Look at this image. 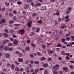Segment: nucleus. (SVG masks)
Returning <instances> with one entry per match:
<instances>
[{"label": "nucleus", "instance_id": "13", "mask_svg": "<svg viewBox=\"0 0 74 74\" xmlns=\"http://www.w3.org/2000/svg\"><path fill=\"white\" fill-rule=\"evenodd\" d=\"M15 70L16 71H18V72L20 71V69H19V67H16Z\"/></svg>", "mask_w": 74, "mask_h": 74}, {"label": "nucleus", "instance_id": "10", "mask_svg": "<svg viewBox=\"0 0 74 74\" xmlns=\"http://www.w3.org/2000/svg\"><path fill=\"white\" fill-rule=\"evenodd\" d=\"M25 49L27 51H29L30 50V47H27L25 48Z\"/></svg>", "mask_w": 74, "mask_h": 74}, {"label": "nucleus", "instance_id": "46", "mask_svg": "<svg viewBox=\"0 0 74 74\" xmlns=\"http://www.w3.org/2000/svg\"><path fill=\"white\" fill-rule=\"evenodd\" d=\"M3 36V33H0V38L2 37Z\"/></svg>", "mask_w": 74, "mask_h": 74}, {"label": "nucleus", "instance_id": "7", "mask_svg": "<svg viewBox=\"0 0 74 74\" xmlns=\"http://www.w3.org/2000/svg\"><path fill=\"white\" fill-rule=\"evenodd\" d=\"M69 18V15H67L65 17V19L66 20L65 21V22H68V21H70V18Z\"/></svg>", "mask_w": 74, "mask_h": 74}, {"label": "nucleus", "instance_id": "63", "mask_svg": "<svg viewBox=\"0 0 74 74\" xmlns=\"http://www.w3.org/2000/svg\"><path fill=\"white\" fill-rule=\"evenodd\" d=\"M10 40L11 41H14V39L12 38H10Z\"/></svg>", "mask_w": 74, "mask_h": 74}, {"label": "nucleus", "instance_id": "50", "mask_svg": "<svg viewBox=\"0 0 74 74\" xmlns=\"http://www.w3.org/2000/svg\"><path fill=\"white\" fill-rule=\"evenodd\" d=\"M66 58L67 60H69L70 59V57L68 56H66Z\"/></svg>", "mask_w": 74, "mask_h": 74}, {"label": "nucleus", "instance_id": "22", "mask_svg": "<svg viewBox=\"0 0 74 74\" xmlns=\"http://www.w3.org/2000/svg\"><path fill=\"white\" fill-rule=\"evenodd\" d=\"M61 27L62 28H63V29H65V28H66V25L64 24H62Z\"/></svg>", "mask_w": 74, "mask_h": 74}, {"label": "nucleus", "instance_id": "23", "mask_svg": "<svg viewBox=\"0 0 74 74\" xmlns=\"http://www.w3.org/2000/svg\"><path fill=\"white\" fill-rule=\"evenodd\" d=\"M18 56H19V57H22L23 56V54L21 53H19L18 54Z\"/></svg>", "mask_w": 74, "mask_h": 74}, {"label": "nucleus", "instance_id": "5", "mask_svg": "<svg viewBox=\"0 0 74 74\" xmlns=\"http://www.w3.org/2000/svg\"><path fill=\"white\" fill-rule=\"evenodd\" d=\"M19 33L20 34L22 35L23 34H24V33H25V30H20L19 31Z\"/></svg>", "mask_w": 74, "mask_h": 74}, {"label": "nucleus", "instance_id": "31", "mask_svg": "<svg viewBox=\"0 0 74 74\" xmlns=\"http://www.w3.org/2000/svg\"><path fill=\"white\" fill-rule=\"evenodd\" d=\"M13 45V43H10L8 44V46H12Z\"/></svg>", "mask_w": 74, "mask_h": 74}, {"label": "nucleus", "instance_id": "32", "mask_svg": "<svg viewBox=\"0 0 74 74\" xmlns=\"http://www.w3.org/2000/svg\"><path fill=\"white\" fill-rule=\"evenodd\" d=\"M19 53H20V52L18 51H17L15 52V53L16 55L19 54Z\"/></svg>", "mask_w": 74, "mask_h": 74}, {"label": "nucleus", "instance_id": "40", "mask_svg": "<svg viewBox=\"0 0 74 74\" xmlns=\"http://www.w3.org/2000/svg\"><path fill=\"white\" fill-rule=\"evenodd\" d=\"M37 22L38 23H42V21L41 20H40V21H37Z\"/></svg>", "mask_w": 74, "mask_h": 74}, {"label": "nucleus", "instance_id": "35", "mask_svg": "<svg viewBox=\"0 0 74 74\" xmlns=\"http://www.w3.org/2000/svg\"><path fill=\"white\" fill-rule=\"evenodd\" d=\"M69 67L70 69H74V66H73V65H69Z\"/></svg>", "mask_w": 74, "mask_h": 74}, {"label": "nucleus", "instance_id": "48", "mask_svg": "<svg viewBox=\"0 0 74 74\" xmlns=\"http://www.w3.org/2000/svg\"><path fill=\"white\" fill-rule=\"evenodd\" d=\"M17 3L18 4L20 5V4H22V2L20 1H18V2Z\"/></svg>", "mask_w": 74, "mask_h": 74}, {"label": "nucleus", "instance_id": "15", "mask_svg": "<svg viewBox=\"0 0 74 74\" xmlns=\"http://www.w3.org/2000/svg\"><path fill=\"white\" fill-rule=\"evenodd\" d=\"M41 8L42 10H47V8L44 6H42Z\"/></svg>", "mask_w": 74, "mask_h": 74}, {"label": "nucleus", "instance_id": "27", "mask_svg": "<svg viewBox=\"0 0 74 74\" xmlns=\"http://www.w3.org/2000/svg\"><path fill=\"white\" fill-rule=\"evenodd\" d=\"M40 60H41V61H42L43 60H46V58H45L44 57H42V58L40 59Z\"/></svg>", "mask_w": 74, "mask_h": 74}, {"label": "nucleus", "instance_id": "11", "mask_svg": "<svg viewBox=\"0 0 74 74\" xmlns=\"http://www.w3.org/2000/svg\"><path fill=\"white\" fill-rule=\"evenodd\" d=\"M5 5L7 7H8L10 5V2H5Z\"/></svg>", "mask_w": 74, "mask_h": 74}, {"label": "nucleus", "instance_id": "62", "mask_svg": "<svg viewBox=\"0 0 74 74\" xmlns=\"http://www.w3.org/2000/svg\"><path fill=\"white\" fill-rule=\"evenodd\" d=\"M56 51H57L58 52H59V48H57L56 49Z\"/></svg>", "mask_w": 74, "mask_h": 74}, {"label": "nucleus", "instance_id": "55", "mask_svg": "<svg viewBox=\"0 0 74 74\" xmlns=\"http://www.w3.org/2000/svg\"><path fill=\"white\" fill-rule=\"evenodd\" d=\"M13 12L14 14H16L17 13V12H16L15 10H14Z\"/></svg>", "mask_w": 74, "mask_h": 74}, {"label": "nucleus", "instance_id": "1", "mask_svg": "<svg viewBox=\"0 0 74 74\" xmlns=\"http://www.w3.org/2000/svg\"><path fill=\"white\" fill-rule=\"evenodd\" d=\"M72 8H71V7H69L67 9V11H66V13L67 14H69V13H70V12L71 11Z\"/></svg>", "mask_w": 74, "mask_h": 74}, {"label": "nucleus", "instance_id": "64", "mask_svg": "<svg viewBox=\"0 0 74 74\" xmlns=\"http://www.w3.org/2000/svg\"><path fill=\"white\" fill-rule=\"evenodd\" d=\"M34 33L33 32H32L31 33L30 35H31V36H33V35H34Z\"/></svg>", "mask_w": 74, "mask_h": 74}, {"label": "nucleus", "instance_id": "51", "mask_svg": "<svg viewBox=\"0 0 74 74\" xmlns=\"http://www.w3.org/2000/svg\"><path fill=\"white\" fill-rule=\"evenodd\" d=\"M31 45H32L33 47H34V48L36 47V45H35V44H33V43H32Z\"/></svg>", "mask_w": 74, "mask_h": 74}, {"label": "nucleus", "instance_id": "12", "mask_svg": "<svg viewBox=\"0 0 74 74\" xmlns=\"http://www.w3.org/2000/svg\"><path fill=\"white\" fill-rule=\"evenodd\" d=\"M3 35L5 37H8V34L5 33H4Z\"/></svg>", "mask_w": 74, "mask_h": 74}, {"label": "nucleus", "instance_id": "29", "mask_svg": "<svg viewBox=\"0 0 74 74\" xmlns=\"http://www.w3.org/2000/svg\"><path fill=\"white\" fill-rule=\"evenodd\" d=\"M15 26H20L21 25L20 24H15L14 25Z\"/></svg>", "mask_w": 74, "mask_h": 74}, {"label": "nucleus", "instance_id": "38", "mask_svg": "<svg viewBox=\"0 0 74 74\" xmlns=\"http://www.w3.org/2000/svg\"><path fill=\"white\" fill-rule=\"evenodd\" d=\"M57 46L58 47H62V45L61 44H58L57 45Z\"/></svg>", "mask_w": 74, "mask_h": 74}, {"label": "nucleus", "instance_id": "61", "mask_svg": "<svg viewBox=\"0 0 74 74\" xmlns=\"http://www.w3.org/2000/svg\"><path fill=\"white\" fill-rule=\"evenodd\" d=\"M28 26L29 27H31L32 26V25H30V24H28Z\"/></svg>", "mask_w": 74, "mask_h": 74}, {"label": "nucleus", "instance_id": "41", "mask_svg": "<svg viewBox=\"0 0 74 74\" xmlns=\"http://www.w3.org/2000/svg\"><path fill=\"white\" fill-rule=\"evenodd\" d=\"M47 60L49 61H51L52 60V59L51 58H48Z\"/></svg>", "mask_w": 74, "mask_h": 74}, {"label": "nucleus", "instance_id": "42", "mask_svg": "<svg viewBox=\"0 0 74 74\" xmlns=\"http://www.w3.org/2000/svg\"><path fill=\"white\" fill-rule=\"evenodd\" d=\"M34 63L35 64H39L40 63V62L39 61H36L34 62Z\"/></svg>", "mask_w": 74, "mask_h": 74}, {"label": "nucleus", "instance_id": "43", "mask_svg": "<svg viewBox=\"0 0 74 74\" xmlns=\"http://www.w3.org/2000/svg\"><path fill=\"white\" fill-rule=\"evenodd\" d=\"M53 73L54 74H58V72L57 71H54Z\"/></svg>", "mask_w": 74, "mask_h": 74}, {"label": "nucleus", "instance_id": "33", "mask_svg": "<svg viewBox=\"0 0 74 74\" xmlns=\"http://www.w3.org/2000/svg\"><path fill=\"white\" fill-rule=\"evenodd\" d=\"M13 20L14 21H15L17 20L16 17L15 16H13Z\"/></svg>", "mask_w": 74, "mask_h": 74}, {"label": "nucleus", "instance_id": "37", "mask_svg": "<svg viewBox=\"0 0 74 74\" xmlns=\"http://www.w3.org/2000/svg\"><path fill=\"white\" fill-rule=\"evenodd\" d=\"M61 53L62 55H65V52H64V51H62Z\"/></svg>", "mask_w": 74, "mask_h": 74}, {"label": "nucleus", "instance_id": "9", "mask_svg": "<svg viewBox=\"0 0 74 74\" xmlns=\"http://www.w3.org/2000/svg\"><path fill=\"white\" fill-rule=\"evenodd\" d=\"M1 22L2 23H5V19L4 18H2L1 20Z\"/></svg>", "mask_w": 74, "mask_h": 74}, {"label": "nucleus", "instance_id": "26", "mask_svg": "<svg viewBox=\"0 0 74 74\" xmlns=\"http://www.w3.org/2000/svg\"><path fill=\"white\" fill-rule=\"evenodd\" d=\"M4 31L5 32V33H9V31H8V30L7 29H5Z\"/></svg>", "mask_w": 74, "mask_h": 74}, {"label": "nucleus", "instance_id": "4", "mask_svg": "<svg viewBox=\"0 0 74 74\" xmlns=\"http://www.w3.org/2000/svg\"><path fill=\"white\" fill-rule=\"evenodd\" d=\"M29 8V4H26L24 5V8L25 10H27Z\"/></svg>", "mask_w": 74, "mask_h": 74}, {"label": "nucleus", "instance_id": "52", "mask_svg": "<svg viewBox=\"0 0 74 74\" xmlns=\"http://www.w3.org/2000/svg\"><path fill=\"white\" fill-rule=\"evenodd\" d=\"M15 63L17 65H19V62H17V61L15 62Z\"/></svg>", "mask_w": 74, "mask_h": 74}, {"label": "nucleus", "instance_id": "59", "mask_svg": "<svg viewBox=\"0 0 74 74\" xmlns=\"http://www.w3.org/2000/svg\"><path fill=\"white\" fill-rule=\"evenodd\" d=\"M12 49H13V48L11 47L9 49L8 51H12Z\"/></svg>", "mask_w": 74, "mask_h": 74}, {"label": "nucleus", "instance_id": "19", "mask_svg": "<svg viewBox=\"0 0 74 74\" xmlns=\"http://www.w3.org/2000/svg\"><path fill=\"white\" fill-rule=\"evenodd\" d=\"M43 67H48V64L47 63L44 64L43 65Z\"/></svg>", "mask_w": 74, "mask_h": 74}, {"label": "nucleus", "instance_id": "60", "mask_svg": "<svg viewBox=\"0 0 74 74\" xmlns=\"http://www.w3.org/2000/svg\"><path fill=\"white\" fill-rule=\"evenodd\" d=\"M33 1V0H28V3H30Z\"/></svg>", "mask_w": 74, "mask_h": 74}, {"label": "nucleus", "instance_id": "56", "mask_svg": "<svg viewBox=\"0 0 74 74\" xmlns=\"http://www.w3.org/2000/svg\"><path fill=\"white\" fill-rule=\"evenodd\" d=\"M55 38L56 40H58L59 39V37H58V36H56L55 37Z\"/></svg>", "mask_w": 74, "mask_h": 74}, {"label": "nucleus", "instance_id": "28", "mask_svg": "<svg viewBox=\"0 0 74 74\" xmlns=\"http://www.w3.org/2000/svg\"><path fill=\"white\" fill-rule=\"evenodd\" d=\"M54 69L55 70H58L59 69V68L58 67H56V66L54 67Z\"/></svg>", "mask_w": 74, "mask_h": 74}, {"label": "nucleus", "instance_id": "58", "mask_svg": "<svg viewBox=\"0 0 74 74\" xmlns=\"http://www.w3.org/2000/svg\"><path fill=\"white\" fill-rule=\"evenodd\" d=\"M9 23H14V21H9Z\"/></svg>", "mask_w": 74, "mask_h": 74}, {"label": "nucleus", "instance_id": "21", "mask_svg": "<svg viewBox=\"0 0 74 74\" xmlns=\"http://www.w3.org/2000/svg\"><path fill=\"white\" fill-rule=\"evenodd\" d=\"M10 33L12 34L13 33H14L15 32V31H14V29H10Z\"/></svg>", "mask_w": 74, "mask_h": 74}, {"label": "nucleus", "instance_id": "18", "mask_svg": "<svg viewBox=\"0 0 74 74\" xmlns=\"http://www.w3.org/2000/svg\"><path fill=\"white\" fill-rule=\"evenodd\" d=\"M53 52V51H51L49 50L48 51V52L49 54L50 55H51V54H52V53Z\"/></svg>", "mask_w": 74, "mask_h": 74}, {"label": "nucleus", "instance_id": "54", "mask_svg": "<svg viewBox=\"0 0 74 74\" xmlns=\"http://www.w3.org/2000/svg\"><path fill=\"white\" fill-rule=\"evenodd\" d=\"M69 36H70V34H66L65 35L66 37H69Z\"/></svg>", "mask_w": 74, "mask_h": 74}, {"label": "nucleus", "instance_id": "45", "mask_svg": "<svg viewBox=\"0 0 74 74\" xmlns=\"http://www.w3.org/2000/svg\"><path fill=\"white\" fill-rule=\"evenodd\" d=\"M70 37H68L66 38V41H69V40H70Z\"/></svg>", "mask_w": 74, "mask_h": 74}, {"label": "nucleus", "instance_id": "6", "mask_svg": "<svg viewBox=\"0 0 74 74\" xmlns=\"http://www.w3.org/2000/svg\"><path fill=\"white\" fill-rule=\"evenodd\" d=\"M18 61L20 63H22L23 62V59L22 58H19L18 59Z\"/></svg>", "mask_w": 74, "mask_h": 74}, {"label": "nucleus", "instance_id": "14", "mask_svg": "<svg viewBox=\"0 0 74 74\" xmlns=\"http://www.w3.org/2000/svg\"><path fill=\"white\" fill-rule=\"evenodd\" d=\"M32 15L33 17H36L37 16V14L34 13L32 14Z\"/></svg>", "mask_w": 74, "mask_h": 74}, {"label": "nucleus", "instance_id": "57", "mask_svg": "<svg viewBox=\"0 0 74 74\" xmlns=\"http://www.w3.org/2000/svg\"><path fill=\"white\" fill-rule=\"evenodd\" d=\"M56 14L57 16H59L60 14L59 12L58 11L57 12Z\"/></svg>", "mask_w": 74, "mask_h": 74}, {"label": "nucleus", "instance_id": "17", "mask_svg": "<svg viewBox=\"0 0 74 74\" xmlns=\"http://www.w3.org/2000/svg\"><path fill=\"white\" fill-rule=\"evenodd\" d=\"M15 65L12 64L11 65V68L12 69H15Z\"/></svg>", "mask_w": 74, "mask_h": 74}, {"label": "nucleus", "instance_id": "25", "mask_svg": "<svg viewBox=\"0 0 74 74\" xmlns=\"http://www.w3.org/2000/svg\"><path fill=\"white\" fill-rule=\"evenodd\" d=\"M29 60H26L25 62V64H28V63H29Z\"/></svg>", "mask_w": 74, "mask_h": 74}, {"label": "nucleus", "instance_id": "53", "mask_svg": "<svg viewBox=\"0 0 74 74\" xmlns=\"http://www.w3.org/2000/svg\"><path fill=\"white\" fill-rule=\"evenodd\" d=\"M23 70H24V69L23 68H21L20 69V71H23Z\"/></svg>", "mask_w": 74, "mask_h": 74}, {"label": "nucleus", "instance_id": "8", "mask_svg": "<svg viewBox=\"0 0 74 74\" xmlns=\"http://www.w3.org/2000/svg\"><path fill=\"white\" fill-rule=\"evenodd\" d=\"M58 31H56L55 32L53 33L52 34L54 36H56L58 35Z\"/></svg>", "mask_w": 74, "mask_h": 74}, {"label": "nucleus", "instance_id": "24", "mask_svg": "<svg viewBox=\"0 0 74 74\" xmlns=\"http://www.w3.org/2000/svg\"><path fill=\"white\" fill-rule=\"evenodd\" d=\"M9 15L10 17H12L13 16V14L12 13L10 12L9 14Z\"/></svg>", "mask_w": 74, "mask_h": 74}, {"label": "nucleus", "instance_id": "36", "mask_svg": "<svg viewBox=\"0 0 74 74\" xmlns=\"http://www.w3.org/2000/svg\"><path fill=\"white\" fill-rule=\"evenodd\" d=\"M4 47V45H1L0 46V49H2Z\"/></svg>", "mask_w": 74, "mask_h": 74}, {"label": "nucleus", "instance_id": "49", "mask_svg": "<svg viewBox=\"0 0 74 74\" xmlns=\"http://www.w3.org/2000/svg\"><path fill=\"white\" fill-rule=\"evenodd\" d=\"M52 44V42H50V43H48L47 44V46L48 47L49 46V45H51V44Z\"/></svg>", "mask_w": 74, "mask_h": 74}, {"label": "nucleus", "instance_id": "2", "mask_svg": "<svg viewBox=\"0 0 74 74\" xmlns=\"http://www.w3.org/2000/svg\"><path fill=\"white\" fill-rule=\"evenodd\" d=\"M63 70L65 72H67L69 71V68L67 67H64L63 68Z\"/></svg>", "mask_w": 74, "mask_h": 74}, {"label": "nucleus", "instance_id": "20", "mask_svg": "<svg viewBox=\"0 0 74 74\" xmlns=\"http://www.w3.org/2000/svg\"><path fill=\"white\" fill-rule=\"evenodd\" d=\"M4 49L5 51H7V50H8V49H9V47L6 46L5 47Z\"/></svg>", "mask_w": 74, "mask_h": 74}, {"label": "nucleus", "instance_id": "44", "mask_svg": "<svg viewBox=\"0 0 74 74\" xmlns=\"http://www.w3.org/2000/svg\"><path fill=\"white\" fill-rule=\"evenodd\" d=\"M42 46L43 49H45L46 47H45V45H42Z\"/></svg>", "mask_w": 74, "mask_h": 74}, {"label": "nucleus", "instance_id": "47", "mask_svg": "<svg viewBox=\"0 0 74 74\" xmlns=\"http://www.w3.org/2000/svg\"><path fill=\"white\" fill-rule=\"evenodd\" d=\"M37 53L39 56H41V55H42V54L39 52H38Z\"/></svg>", "mask_w": 74, "mask_h": 74}, {"label": "nucleus", "instance_id": "3", "mask_svg": "<svg viewBox=\"0 0 74 74\" xmlns=\"http://www.w3.org/2000/svg\"><path fill=\"white\" fill-rule=\"evenodd\" d=\"M13 43L14 45H17L18 43V41L16 39H15L13 41Z\"/></svg>", "mask_w": 74, "mask_h": 74}, {"label": "nucleus", "instance_id": "39", "mask_svg": "<svg viewBox=\"0 0 74 74\" xmlns=\"http://www.w3.org/2000/svg\"><path fill=\"white\" fill-rule=\"evenodd\" d=\"M48 71H47V70H45V72H44V74H48Z\"/></svg>", "mask_w": 74, "mask_h": 74}, {"label": "nucleus", "instance_id": "16", "mask_svg": "<svg viewBox=\"0 0 74 74\" xmlns=\"http://www.w3.org/2000/svg\"><path fill=\"white\" fill-rule=\"evenodd\" d=\"M10 55L8 53H7L5 54V57L7 58H10Z\"/></svg>", "mask_w": 74, "mask_h": 74}, {"label": "nucleus", "instance_id": "34", "mask_svg": "<svg viewBox=\"0 0 74 74\" xmlns=\"http://www.w3.org/2000/svg\"><path fill=\"white\" fill-rule=\"evenodd\" d=\"M5 42H7V43H9V42H10V40L7 39H5Z\"/></svg>", "mask_w": 74, "mask_h": 74}, {"label": "nucleus", "instance_id": "30", "mask_svg": "<svg viewBox=\"0 0 74 74\" xmlns=\"http://www.w3.org/2000/svg\"><path fill=\"white\" fill-rule=\"evenodd\" d=\"M40 28H38L37 29H36V32H37V33H38L39 32H40Z\"/></svg>", "mask_w": 74, "mask_h": 74}]
</instances>
